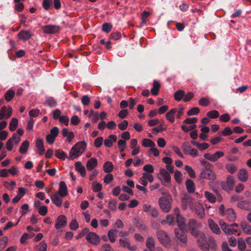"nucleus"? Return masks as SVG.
Returning <instances> with one entry per match:
<instances>
[{"label":"nucleus","mask_w":251,"mask_h":251,"mask_svg":"<svg viewBox=\"0 0 251 251\" xmlns=\"http://www.w3.org/2000/svg\"><path fill=\"white\" fill-rule=\"evenodd\" d=\"M178 228L175 229V235H182L188 232V226L185 218L180 214V210L176 208L174 210Z\"/></svg>","instance_id":"1"},{"label":"nucleus","mask_w":251,"mask_h":251,"mask_svg":"<svg viewBox=\"0 0 251 251\" xmlns=\"http://www.w3.org/2000/svg\"><path fill=\"white\" fill-rule=\"evenodd\" d=\"M199 246L203 251H208L210 249H214L216 244L212 236H200L198 240Z\"/></svg>","instance_id":"2"},{"label":"nucleus","mask_w":251,"mask_h":251,"mask_svg":"<svg viewBox=\"0 0 251 251\" xmlns=\"http://www.w3.org/2000/svg\"><path fill=\"white\" fill-rule=\"evenodd\" d=\"M86 147L87 144L85 141L77 143L72 148L68 158L73 160L80 156L85 151Z\"/></svg>","instance_id":"3"},{"label":"nucleus","mask_w":251,"mask_h":251,"mask_svg":"<svg viewBox=\"0 0 251 251\" xmlns=\"http://www.w3.org/2000/svg\"><path fill=\"white\" fill-rule=\"evenodd\" d=\"M162 195L165 196L160 197L158 200V203L161 209L165 213H168L170 211L171 208V201L172 197L170 194H166L163 192Z\"/></svg>","instance_id":"4"},{"label":"nucleus","mask_w":251,"mask_h":251,"mask_svg":"<svg viewBox=\"0 0 251 251\" xmlns=\"http://www.w3.org/2000/svg\"><path fill=\"white\" fill-rule=\"evenodd\" d=\"M219 225L222 230L226 234L232 235L237 233L238 232L237 228L238 227V226L235 223L229 225L225 223L224 221L220 220L219 221Z\"/></svg>","instance_id":"5"},{"label":"nucleus","mask_w":251,"mask_h":251,"mask_svg":"<svg viewBox=\"0 0 251 251\" xmlns=\"http://www.w3.org/2000/svg\"><path fill=\"white\" fill-rule=\"evenodd\" d=\"M188 231H191L192 235H199V228L200 225L194 219H190L187 225Z\"/></svg>","instance_id":"6"},{"label":"nucleus","mask_w":251,"mask_h":251,"mask_svg":"<svg viewBox=\"0 0 251 251\" xmlns=\"http://www.w3.org/2000/svg\"><path fill=\"white\" fill-rule=\"evenodd\" d=\"M200 177L203 179L214 180L216 176L215 173L210 169L205 168L201 170Z\"/></svg>","instance_id":"7"},{"label":"nucleus","mask_w":251,"mask_h":251,"mask_svg":"<svg viewBox=\"0 0 251 251\" xmlns=\"http://www.w3.org/2000/svg\"><path fill=\"white\" fill-rule=\"evenodd\" d=\"M67 217L63 215H59L55 221V227L56 229H60L67 226Z\"/></svg>","instance_id":"8"},{"label":"nucleus","mask_w":251,"mask_h":251,"mask_svg":"<svg viewBox=\"0 0 251 251\" xmlns=\"http://www.w3.org/2000/svg\"><path fill=\"white\" fill-rule=\"evenodd\" d=\"M42 29L44 33L54 34L59 31L60 27L56 25H49L44 26Z\"/></svg>","instance_id":"9"},{"label":"nucleus","mask_w":251,"mask_h":251,"mask_svg":"<svg viewBox=\"0 0 251 251\" xmlns=\"http://www.w3.org/2000/svg\"><path fill=\"white\" fill-rule=\"evenodd\" d=\"M157 177L161 181L164 179L167 183L171 181V176L169 172L165 169L160 170L159 173L157 174Z\"/></svg>","instance_id":"10"},{"label":"nucleus","mask_w":251,"mask_h":251,"mask_svg":"<svg viewBox=\"0 0 251 251\" xmlns=\"http://www.w3.org/2000/svg\"><path fill=\"white\" fill-rule=\"evenodd\" d=\"M55 193L59 195L61 197H64L68 195L67 187L64 181H62L60 182L59 190Z\"/></svg>","instance_id":"11"},{"label":"nucleus","mask_w":251,"mask_h":251,"mask_svg":"<svg viewBox=\"0 0 251 251\" xmlns=\"http://www.w3.org/2000/svg\"><path fill=\"white\" fill-rule=\"evenodd\" d=\"M12 112V109L11 107H8L7 109L5 106H3L1 107L0 111V120H2L5 117L6 118H9L11 116Z\"/></svg>","instance_id":"12"},{"label":"nucleus","mask_w":251,"mask_h":251,"mask_svg":"<svg viewBox=\"0 0 251 251\" xmlns=\"http://www.w3.org/2000/svg\"><path fill=\"white\" fill-rule=\"evenodd\" d=\"M18 36L21 40L27 41L31 37L32 34L29 30H22L19 32Z\"/></svg>","instance_id":"13"},{"label":"nucleus","mask_w":251,"mask_h":251,"mask_svg":"<svg viewBox=\"0 0 251 251\" xmlns=\"http://www.w3.org/2000/svg\"><path fill=\"white\" fill-rule=\"evenodd\" d=\"M119 241H120V245L121 246H123L125 248H127L129 250L134 251L136 249V247L134 246L130 247V243L129 242L128 239L126 238L125 236H123L122 238L120 239Z\"/></svg>","instance_id":"14"},{"label":"nucleus","mask_w":251,"mask_h":251,"mask_svg":"<svg viewBox=\"0 0 251 251\" xmlns=\"http://www.w3.org/2000/svg\"><path fill=\"white\" fill-rule=\"evenodd\" d=\"M62 198V197H61L59 195L54 193L51 196L50 199L52 202L56 206L60 207L61 206L63 202V200Z\"/></svg>","instance_id":"15"},{"label":"nucleus","mask_w":251,"mask_h":251,"mask_svg":"<svg viewBox=\"0 0 251 251\" xmlns=\"http://www.w3.org/2000/svg\"><path fill=\"white\" fill-rule=\"evenodd\" d=\"M238 178L242 182H246L248 178V173L246 169H241L238 173Z\"/></svg>","instance_id":"16"},{"label":"nucleus","mask_w":251,"mask_h":251,"mask_svg":"<svg viewBox=\"0 0 251 251\" xmlns=\"http://www.w3.org/2000/svg\"><path fill=\"white\" fill-rule=\"evenodd\" d=\"M117 141V136L115 135L111 134L108 136L107 139H105L104 141V145L108 148L112 147L113 142Z\"/></svg>","instance_id":"17"},{"label":"nucleus","mask_w":251,"mask_h":251,"mask_svg":"<svg viewBox=\"0 0 251 251\" xmlns=\"http://www.w3.org/2000/svg\"><path fill=\"white\" fill-rule=\"evenodd\" d=\"M208 225L210 228L213 231V232L216 234H218L220 232V228L218 226L214 221L211 219L208 221Z\"/></svg>","instance_id":"18"},{"label":"nucleus","mask_w":251,"mask_h":251,"mask_svg":"<svg viewBox=\"0 0 251 251\" xmlns=\"http://www.w3.org/2000/svg\"><path fill=\"white\" fill-rule=\"evenodd\" d=\"M237 206L242 209L247 211L251 210V201H244L238 203Z\"/></svg>","instance_id":"19"},{"label":"nucleus","mask_w":251,"mask_h":251,"mask_svg":"<svg viewBox=\"0 0 251 251\" xmlns=\"http://www.w3.org/2000/svg\"><path fill=\"white\" fill-rule=\"evenodd\" d=\"M75 169L76 171L79 172L82 177H84L86 176V171L84 167L82 165L80 161H77L75 163Z\"/></svg>","instance_id":"20"},{"label":"nucleus","mask_w":251,"mask_h":251,"mask_svg":"<svg viewBox=\"0 0 251 251\" xmlns=\"http://www.w3.org/2000/svg\"><path fill=\"white\" fill-rule=\"evenodd\" d=\"M186 187L187 191L189 193H193L195 192L196 188L194 182L190 179H188L185 182Z\"/></svg>","instance_id":"21"},{"label":"nucleus","mask_w":251,"mask_h":251,"mask_svg":"<svg viewBox=\"0 0 251 251\" xmlns=\"http://www.w3.org/2000/svg\"><path fill=\"white\" fill-rule=\"evenodd\" d=\"M159 242L166 248H170L171 245V242L169 236H158Z\"/></svg>","instance_id":"22"},{"label":"nucleus","mask_w":251,"mask_h":251,"mask_svg":"<svg viewBox=\"0 0 251 251\" xmlns=\"http://www.w3.org/2000/svg\"><path fill=\"white\" fill-rule=\"evenodd\" d=\"M97 165V159L96 158L93 157L88 160L86 164V167L89 171H91L94 169Z\"/></svg>","instance_id":"23"},{"label":"nucleus","mask_w":251,"mask_h":251,"mask_svg":"<svg viewBox=\"0 0 251 251\" xmlns=\"http://www.w3.org/2000/svg\"><path fill=\"white\" fill-rule=\"evenodd\" d=\"M225 215L230 221H233L236 219V214L232 208H228L226 211Z\"/></svg>","instance_id":"24"},{"label":"nucleus","mask_w":251,"mask_h":251,"mask_svg":"<svg viewBox=\"0 0 251 251\" xmlns=\"http://www.w3.org/2000/svg\"><path fill=\"white\" fill-rule=\"evenodd\" d=\"M241 227L243 232L247 234H251V226L246 222L241 223Z\"/></svg>","instance_id":"25"},{"label":"nucleus","mask_w":251,"mask_h":251,"mask_svg":"<svg viewBox=\"0 0 251 251\" xmlns=\"http://www.w3.org/2000/svg\"><path fill=\"white\" fill-rule=\"evenodd\" d=\"M176 112V110L175 108L172 109L169 112L166 113V117L167 120L173 123L175 122V115Z\"/></svg>","instance_id":"26"},{"label":"nucleus","mask_w":251,"mask_h":251,"mask_svg":"<svg viewBox=\"0 0 251 251\" xmlns=\"http://www.w3.org/2000/svg\"><path fill=\"white\" fill-rule=\"evenodd\" d=\"M29 146V142L27 140L24 141L19 148V152L22 154L25 153L28 151Z\"/></svg>","instance_id":"27"},{"label":"nucleus","mask_w":251,"mask_h":251,"mask_svg":"<svg viewBox=\"0 0 251 251\" xmlns=\"http://www.w3.org/2000/svg\"><path fill=\"white\" fill-rule=\"evenodd\" d=\"M160 87V83L157 81L154 80L153 83V87L151 90V92L152 95L153 96L157 95Z\"/></svg>","instance_id":"28"},{"label":"nucleus","mask_w":251,"mask_h":251,"mask_svg":"<svg viewBox=\"0 0 251 251\" xmlns=\"http://www.w3.org/2000/svg\"><path fill=\"white\" fill-rule=\"evenodd\" d=\"M142 145L146 148L151 147V148L155 147V143L151 139L144 138L142 142Z\"/></svg>","instance_id":"29"},{"label":"nucleus","mask_w":251,"mask_h":251,"mask_svg":"<svg viewBox=\"0 0 251 251\" xmlns=\"http://www.w3.org/2000/svg\"><path fill=\"white\" fill-rule=\"evenodd\" d=\"M184 91L182 90H179L174 93V99L176 100L179 101L182 99L183 98H184Z\"/></svg>","instance_id":"30"},{"label":"nucleus","mask_w":251,"mask_h":251,"mask_svg":"<svg viewBox=\"0 0 251 251\" xmlns=\"http://www.w3.org/2000/svg\"><path fill=\"white\" fill-rule=\"evenodd\" d=\"M15 92L14 90L11 89L8 90L4 94V98L7 101H11L14 98Z\"/></svg>","instance_id":"31"},{"label":"nucleus","mask_w":251,"mask_h":251,"mask_svg":"<svg viewBox=\"0 0 251 251\" xmlns=\"http://www.w3.org/2000/svg\"><path fill=\"white\" fill-rule=\"evenodd\" d=\"M86 239L93 245H97L100 242V236H86Z\"/></svg>","instance_id":"32"},{"label":"nucleus","mask_w":251,"mask_h":251,"mask_svg":"<svg viewBox=\"0 0 251 251\" xmlns=\"http://www.w3.org/2000/svg\"><path fill=\"white\" fill-rule=\"evenodd\" d=\"M17 138V134L14 133L12 135V137L11 138H9L7 140V141L6 143V149L8 151H11L12 150L13 147L12 142L14 141V138Z\"/></svg>","instance_id":"33"},{"label":"nucleus","mask_w":251,"mask_h":251,"mask_svg":"<svg viewBox=\"0 0 251 251\" xmlns=\"http://www.w3.org/2000/svg\"><path fill=\"white\" fill-rule=\"evenodd\" d=\"M113 169V165L111 162L106 161L103 165V171L105 173H110Z\"/></svg>","instance_id":"34"},{"label":"nucleus","mask_w":251,"mask_h":251,"mask_svg":"<svg viewBox=\"0 0 251 251\" xmlns=\"http://www.w3.org/2000/svg\"><path fill=\"white\" fill-rule=\"evenodd\" d=\"M204 196L210 202L214 203L216 202V197L212 193L208 191H205Z\"/></svg>","instance_id":"35"},{"label":"nucleus","mask_w":251,"mask_h":251,"mask_svg":"<svg viewBox=\"0 0 251 251\" xmlns=\"http://www.w3.org/2000/svg\"><path fill=\"white\" fill-rule=\"evenodd\" d=\"M225 167L227 171L231 174H233L237 171V167L233 164H227Z\"/></svg>","instance_id":"36"},{"label":"nucleus","mask_w":251,"mask_h":251,"mask_svg":"<svg viewBox=\"0 0 251 251\" xmlns=\"http://www.w3.org/2000/svg\"><path fill=\"white\" fill-rule=\"evenodd\" d=\"M196 213L200 218H202L205 215L204 208L202 205H200L196 208Z\"/></svg>","instance_id":"37"},{"label":"nucleus","mask_w":251,"mask_h":251,"mask_svg":"<svg viewBox=\"0 0 251 251\" xmlns=\"http://www.w3.org/2000/svg\"><path fill=\"white\" fill-rule=\"evenodd\" d=\"M18 120L16 118H12L9 124V129L11 131H14L18 126Z\"/></svg>","instance_id":"38"},{"label":"nucleus","mask_w":251,"mask_h":251,"mask_svg":"<svg viewBox=\"0 0 251 251\" xmlns=\"http://www.w3.org/2000/svg\"><path fill=\"white\" fill-rule=\"evenodd\" d=\"M55 156L62 160H65L67 158L66 153L61 150H57L55 151Z\"/></svg>","instance_id":"39"},{"label":"nucleus","mask_w":251,"mask_h":251,"mask_svg":"<svg viewBox=\"0 0 251 251\" xmlns=\"http://www.w3.org/2000/svg\"><path fill=\"white\" fill-rule=\"evenodd\" d=\"M226 182L227 183V185H228L229 190L232 191L233 189V187L235 183V181L234 178L232 176H228L226 178Z\"/></svg>","instance_id":"40"},{"label":"nucleus","mask_w":251,"mask_h":251,"mask_svg":"<svg viewBox=\"0 0 251 251\" xmlns=\"http://www.w3.org/2000/svg\"><path fill=\"white\" fill-rule=\"evenodd\" d=\"M92 188L94 192H98L102 190V185L100 183L97 182V181H94L92 183Z\"/></svg>","instance_id":"41"},{"label":"nucleus","mask_w":251,"mask_h":251,"mask_svg":"<svg viewBox=\"0 0 251 251\" xmlns=\"http://www.w3.org/2000/svg\"><path fill=\"white\" fill-rule=\"evenodd\" d=\"M238 248L241 251H244L246 248V244L242 238H239L237 241Z\"/></svg>","instance_id":"42"},{"label":"nucleus","mask_w":251,"mask_h":251,"mask_svg":"<svg viewBox=\"0 0 251 251\" xmlns=\"http://www.w3.org/2000/svg\"><path fill=\"white\" fill-rule=\"evenodd\" d=\"M45 103L50 107H55L57 105L56 101L52 97L47 99L45 101Z\"/></svg>","instance_id":"43"},{"label":"nucleus","mask_w":251,"mask_h":251,"mask_svg":"<svg viewBox=\"0 0 251 251\" xmlns=\"http://www.w3.org/2000/svg\"><path fill=\"white\" fill-rule=\"evenodd\" d=\"M118 145L119 151L121 152H123L125 151L126 148V143L125 140L120 139L118 142Z\"/></svg>","instance_id":"44"},{"label":"nucleus","mask_w":251,"mask_h":251,"mask_svg":"<svg viewBox=\"0 0 251 251\" xmlns=\"http://www.w3.org/2000/svg\"><path fill=\"white\" fill-rule=\"evenodd\" d=\"M224 155V153L221 151H216L215 153L212 154V162H216L222 156Z\"/></svg>","instance_id":"45"},{"label":"nucleus","mask_w":251,"mask_h":251,"mask_svg":"<svg viewBox=\"0 0 251 251\" xmlns=\"http://www.w3.org/2000/svg\"><path fill=\"white\" fill-rule=\"evenodd\" d=\"M184 169L187 172L190 177L193 178L196 177L195 171L191 167L186 165L185 166Z\"/></svg>","instance_id":"46"},{"label":"nucleus","mask_w":251,"mask_h":251,"mask_svg":"<svg viewBox=\"0 0 251 251\" xmlns=\"http://www.w3.org/2000/svg\"><path fill=\"white\" fill-rule=\"evenodd\" d=\"M206 115L211 119H215L219 117V113L217 110H213L208 112Z\"/></svg>","instance_id":"47"},{"label":"nucleus","mask_w":251,"mask_h":251,"mask_svg":"<svg viewBox=\"0 0 251 251\" xmlns=\"http://www.w3.org/2000/svg\"><path fill=\"white\" fill-rule=\"evenodd\" d=\"M112 27V25L109 23H105L102 25V30L106 33H109Z\"/></svg>","instance_id":"48"},{"label":"nucleus","mask_w":251,"mask_h":251,"mask_svg":"<svg viewBox=\"0 0 251 251\" xmlns=\"http://www.w3.org/2000/svg\"><path fill=\"white\" fill-rule=\"evenodd\" d=\"M146 246L150 250H152L154 247V241L151 237L148 238L146 242Z\"/></svg>","instance_id":"49"},{"label":"nucleus","mask_w":251,"mask_h":251,"mask_svg":"<svg viewBox=\"0 0 251 251\" xmlns=\"http://www.w3.org/2000/svg\"><path fill=\"white\" fill-rule=\"evenodd\" d=\"M70 228L73 230H76L79 227V225L76 219H73L69 224Z\"/></svg>","instance_id":"50"},{"label":"nucleus","mask_w":251,"mask_h":251,"mask_svg":"<svg viewBox=\"0 0 251 251\" xmlns=\"http://www.w3.org/2000/svg\"><path fill=\"white\" fill-rule=\"evenodd\" d=\"M200 111V109L199 107H194L190 109L187 113V115L189 116L195 115L198 114Z\"/></svg>","instance_id":"51"},{"label":"nucleus","mask_w":251,"mask_h":251,"mask_svg":"<svg viewBox=\"0 0 251 251\" xmlns=\"http://www.w3.org/2000/svg\"><path fill=\"white\" fill-rule=\"evenodd\" d=\"M210 103L209 100L206 98L203 97L199 100V104L202 106H206Z\"/></svg>","instance_id":"52"},{"label":"nucleus","mask_w":251,"mask_h":251,"mask_svg":"<svg viewBox=\"0 0 251 251\" xmlns=\"http://www.w3.org/2000/svg\"><path fill=\"white\" fill-rule=\"evenodd\" d=\"M175 239L181 245L185 244L187 240V236H176Z\"/></svg>","instance_id":"53"},{"label":"nucleus","mask_w":251,"mask_h":251,"mask_svg":"<svg viewBox=\"0 0 251 251\" xmlns=\"http://www.w3.org/2000/svg\"><path fill=\"white\" fill-rule=\"evenodd\" d=\"M182 149L184 152V153L186 155L189 154L190 150L191 149V147L190 145L188 144L187 143H184L182 146Z\"/></svg>","instance_id":"54"},{"label":"nucleus","mask_w":251,"mask_h":251,"mask_svg":"<svg viewBox=\"0 0 251 251\" xmlns=\"http://www.w3.org/2000/svg\"><path fill=\"white\" fill-rule=\"evenodd\" d=\"M7 242L8 238L7 236L0 238V250L4 249L6 247Z\"/></svg>","instance_id":"55"},{"label":"nucleus","mask_w":251,"mask_h":251,"mask_svg":"<svg viewBox=\"0 0 251 251\" xmlns=\"http://www.w3.org/2000/svg\"><path fill=\"white\" fill-rule=\"evenodd\" d=\"M52 0H43L42 2V6L46 10H49L51 5Z\"/></svg>","instance_id":"56"},{"label":"nucleus","mask_w":251,"mask_h":251,"mask_svg":"<svg viewBox=\"0 0 251 251\" xmlns=\"http://www.w3.org/2000/svg\"><path fill=\"white\" fill-rule=\"evenodd\" d=\"M196 127H197V126L196 125H192L189 126H188L186 125H182L181 127L182 130L183 131L187 132L189 131L194 130V129H195L196 128Z\"/></svg>","instance_id":"57"},{"label":"nucleus","mask_w":251,"mask_h":251,"mask_svg":"<svg viewBox=\"0 0 251 251\" xmlns=\"http://www.w3.org/2000/svg\"><path fill=\"white\" fill-rule=\"evenodd\" d=\"M175 178L176 181L178 183H180L182 180V174L179 171H176L175 172Z\"/></svg>","instance_id":"58"},{"label":"nucleus","mask_w":251,"mask_h":251,"mask_svg":"<svg viewBox=\"0 0 251 251\" xmlns=\"http://www.w3.org/2000/svg\"><path fill=\"white\" fill-rule=\"evenodd\" d=\"M59 122L61 124H64L65 126H67L69 124V119L67 116L63 115L59 118Z\"/></svg>","instance_id":"59"},{"label":"nucleus","mask_w":251,"mask_h":251,"mask_svg":"<svg viewBox=\"0 0 251 251\" xmlns=\"http://www.w3.org/2000/svg\"><path fill=\"white\" fill-rule=\"evenodd\" d=\"M128 122L126 120H124L122 123L118 124V127L121 130H125L126 129Z\"/></svg>","instance_id":"60"},{"label":"nucleus","mask_w":251,"mask_h":251,"mask_svg":"<svg viewBox=\"0 0 251 251\" xmlns=\"http://www.w3.org/2000/svg\"><path fill=\"white\" fill-rule=\"evenodd\" d=\"M36 147L38 150L44 148V141L41 138H38L36 141Z\"/></svg>","instance_id":"61"},{"label":"nucleus","mask_w":251,"mask_h":251,"mask_svg":"<svg viewBox=\"0 0 251 251\" xmlns=\"http://www.w3.org/2000/svg\"><path fill=\"white\" fill-rule=\"evenodd\" d=\"M81 102L85 105H88L90 103V99L88 95H84L81 98Z\"/></svg>","instance_id":"62"},{"label":"nucleus","mask_w":251,"mask_h":251,"mask_svg":"<svg viewBox=\"0 0 251 251\" xmlns=\"http://www.w3.org/2000/svg\"><path fill=\"white\" fill-rule=\"evenodd\" d=\"M103 140V139L102 137H99L97 138L94 142L95 146L97 148H100L102 144Z\"/></svg>","instance_id":"63"},{"label":"nucleus","mask_w":251,"mask_h":251,"mask_svg":"<svg viewBox=\"0 0 251 251\" xmlns=\"http://www.w3.org/2000/svg\"><path fill=\"white\" fill-rule=\"evenodd\" d=\"M38 210L39 214L41 216H45L48 212V207L46 206H42Z\"/></svg>","instance_id":"64"}]
</instances>
